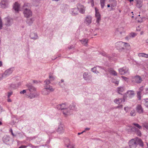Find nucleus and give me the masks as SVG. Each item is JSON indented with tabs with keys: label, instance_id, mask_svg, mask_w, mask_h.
I'll use <instances>...</instances> for the list:
<instances>
[{
	"label": "nucleus",
	"instance_id": "nucleus-53",
	"mask_svg": "<svg viewBox=\"0 0 148 148\" xmlns=\"http://www.w3.org/2000/svg\"><path fill=\"white\" fill-rule=\"evenodd\" d=\"M121 77L125 81L127 82L128 81V78L122 76Z\"/></svg>",
	"mask_w": 148,
	"mask_h": 148
},
{
	"label": "nucleus",
	"instance_id": "nucleus-36",
	"mask_svg": "<svg viewBox=\"0 0 148 148\" xmlns=\"http://www.w3.org/2000/svg\"><path fill=\"white\" fill-rule=\"evenodd\" d=\"M75 145L73 143H69L68 145H66V147L67 148H75Z\"/></svg>",
	"mask_w": 148,
	"mask_h": 148
},
{
	"label": "nucleus",
	"instance_id": "nucleus-20",
	"mask_svg": "<svg viewBox=\"0 0 148 148\" xmlns=\"http://www.w3.org/2000/svg\"><path fill=\"white\" fill-rule=\"evenodd\" d=\"M136 110L139 114L142 113L143 112V109L140 105H138L137 106Z\"/></svg>",
	"mask_w": 148,
	"mask_h": 148
},
{
	"label": "nucleus",
	"instance_id": "nucleus-48",
	"mask_svg": "<svg viewBox=\"0 0 148 148\" xmlns=\"http://www.w3.org/2000/svg\"><path fill=\"white\" fill-rule=\"evenodd\" d=\"M123 105H119H119L118 106H117L116 107H115V108L116 109L118 108V109H122L123 108Z\"/></svg>",
	"mask_w": 148,
	"mask_h": 148
},
{
	"label": "nucleus",
	"instance_id": "nucleus-60",
	"mask_svg": "<svg viewBox=\"0 0 148 148\" xmlns=\"http://www.w3.org/2000/svg\"><path fill=\"white\" fill-rule=\"evenodd\" d=\"M144 93L145 94H148V88L146 89L145 90V92Z\"/></svg>",
	"mask_w": 148,
	"mask_h": 148
},
{
	"label": "nucleus",
	"instance_id": "nucleus-7",
	"mask_svg": "<svg viewBox=\"0 0 148 148\" xmlns=\"http://www.w3.org/2000/svg\"><path fill=\"white\" fill-rule=\"evenodd\" d=\"M92 20V17L90 15H88L85 17L84 23L87 25H88L91 23Z\"/></svg>",
	"mask_w": 148,
	"mask_h": 148
},
{
	"label": "nucleus",
	"instance_id": "nucleus-39",
	"mask_svg": "<svg viewBox=\"0 0 148 148\" xmlns=\"http://www.w3.org/2000/svg\"><path fill=\"white\" fill-rule=\"evenodd\" d=\"M137 34L136 33L132 32L129 35V36L130 37L132 38L136 36Z\"/></svg>",
	"mask_w": 148,
	"mask_h": 148
},
{
	"label": "nucleus",
	"instance_id": "nucleus-51",
	"mask_svg": "<svg viewBox=\"0 0 148 148\" xmlns=\"http://www.w3.org/2000/svg\"><path fill=\"white\" fill-rule=\"evenodd\" d=\"M5 97L7 98V100L8 102H9V92H8L6 97L5 96Z\"/></svg>",
	"mask_w": 148,
	"mask_h": 148
},
{
	"label": "nucleus",
	"instance_id": "nucleus-18",
	"mask_svg": "<svg viewBox=\"0 0 148 148\" xmlns=\"http://www.w3.org/2000/svg\"><path fill=\"white\" fill-rule=\"evenodd\" d=\"M111 3V10H113L115 8L117 5V2L116 0H111L109 1Z\"/></svg>",
	"mask_w": 148,
	"mask_h": 148
},
{
	"label": "nucleus",
	"instance_id": "nucleus-44",
	"mask_svg": "<svg viewBox=\"0 0 148 148\" xmlns=\"http://www.w3.org/2000/svg\"><path fill=\"white\" fill-rule=\"evenodd\" d=\"M130 108L128 107H125L124 108V110L126 112H129L130 109Z\"/></svg>",
	"mask_w": 148,
	"mask_h": 148
},
{
	"label": "nucleus",
	"instance_id": "nucleus-27",
	"mask_svg": "<svg viewBox=\"0 0 148 148\" xmlns=\"http://www.w3.org/2000/svg\"><path fill=\"white\" fill-rule=\"evenodd\" d=\"M19 5L17 2H15L13 7V8L16 12H18L19 10Z\"/></svg>",
	"mask_w": 148,
	"mask_h": 148
},
{
	"label": "nucleus",
	"instance_id": "nucleus-30",
	"mask_svg": "<svg viewBox=\"0 0 148 148\" xmlns=\"http://www.w3.org/2000/svg\"><path fill=\"white\" fill-rule=\"evenodd\" d=\"M46 89L50 92H52L54 91V89L53 88L52 86L50 85H45L44 86Z\"/></svg>",
	"mask_w": 148,
	"mask_h": 148
},
{
	"label": "nucleus",
	"instance_id": "nucleus-42",
	"mask_svg": "<svg viewBox=\"0 0 148 148\" xmlns=\"http://www.w3.org/2000/svg\"><path fill=\"white\" fill-rule=\"evenodd\" d=\"M141 91H139L137 93L138 98L139 100H140L141 99Z\"/></svg>",
	"mask_w": 148,
	"mask_h": 148
},
{
	"label": "nucleus",
	"instance_id": "nucleus-29",
	"mask_svg": "<svg viewBox=\"0 0 148 148\" xmlns=\"http://www.w3.org/2000/svg\"><path fill=\"white\" fill-rule=\"evenodd\" d=\"M82 44L85 46L87 45V43L88 41V39L87 38L83 39L81 40H79Z\"/></svg>",
	"mask_w": 148,
	"mask_h": 148
},
{
	"label": "nucleus",
	"instance_id": "nucleus-45",
	"mask_svg": "<svg viewBox=\"0 0 148 148\" xmlns=\"http://www.w3.org/2000/svg\"><path fill=\"white\" fill-rule=\"evenodd\" d=\"M66 5H62L61 7V9L62 12H65L66 10V9L65 8V6Z\"/></svg>",
	"mask_w": 148,
	"mask_h": 148
},
{
	"label": "nucleus",
	"instance_id": "nucleus-43",
	"mask_svg": "<svg viewBox=\"0 0 148 148\" xmlns=\"http://www.w3.org/2000/svg\"><path fill=\"white\" fill-rule=\"evenodd\" d=\"M49 78L50 79L49 80L50 81H53L55 79V77L51 75H50V74L49 75Z\"/></svg>",
	"mask_w": 148,
	"mask_h": 148
},
{
	"label": "nucleus",
	"instance_id": "nucleus-6",
	"mask_svg": "<svg viewBox=\"0 0 148 148\" xmlns=\"http://www.w3.org/2000/svg\"><path fill=\"white\" fill-rule=\"evenodd\" d=\"M97 67H98L99 68H101V69H103L104 70H105L106 72L109 73L113 75L117 76V73L115 71L113 70L112 68H108L107 69H104L102 67H100L99 66H97Z\"/></svg>",
	"mask_w": 148,
	"mask_h": 148
},
{
	"label": "nucleus",
	"instance_id": "nucleus-61",
	"mask_svg": "<svg viewBox=\"0 0 148 148\" xmlns=\"http://www.w3.org/2000/svg\"><path fill=\"white\" fill-rule=\"evenodd\" d=\"M144 57L145 58H148V54H146L145 53H144Z\"/></svg>",
	"mask_w": 148,
	"mask_h": 148
},
{
	"label": "nucleus",
	"instance_id": "nucleus-50",
	"mask_svg": "<svg viewBox=\"0 0 148 148\" xmlns=\"http://www.w3.org/2000/svg\"><path fill=\"white\" fill-rule=\"evenodd\" d=\"M101 54L104 56H106L107 57H108L109 59L110 58L109 57V56L105 52H103Z\"/></svg>",
	"mask_w": 148,
	"mask_h": 148
},
{
	"label": "nucleus",
	"instance_id": "nucleus-21",
	"mask_svg": "<svg viewBox=\"0 0 148 148\" xmlns=\"http://www.w3.org/2000/svg\"><path fill=\"white\" fill-rule=\"evenodd\" d=\"M30 37L31 39L34 40L37 39L38 38L37 34L34 32L31 33L30 35Z\"/></svg>",
	"mask_w": 148,
	"mask_h": 148
},
{
	"label": "nucleus",
	"instance_id": "nucleus-8",
	"mask_svg": "<svg viewBox=\"0 0 148 148\" xmlns=\"http://www.w3.org/2000/svg\"><path fill=\"white\" fill-rule=\"evenodd\" d=\"M92 77L91 75H88V73L85 72L83 74V78L88 82H90L91 81Z\"/></svg>",
	"mask_w": 148,
	"mask_h": 148
},
{
	"label": "nucleus",
	"instance_id": "nucleus-62",
	"mask_svg": "<svg viewBox=\"0 0 148 148\" xmlns=\"http://www.w3.org/2000/svg\"><path fill=\"white\" fill-rule=\"evenodd\" d=\"M10 131L11 132V133L12 134V136H16V135H15L13 133L12 130L11 129L10 130Z\"/></svg>",
	"mask_w": 148,
	"mask_h": 148
},
{
	"label": "nucleus",
	"instance_id": "nucleus-56",
	"mask_svg": "<svg viewBox=\"0 0 148 148\" xmlns=\"http://www.w3.org/2000/svg\"><path fill=\"white\" fill-rule=\"evenodd\" d=\"M14 69V67H12L10 68V73H12Z\"/></svg>",
	"mask_w": 148,
	"mask_h": 148
},
{
	"label": "nucleus",
	"instance_id": "nucleus-10",
	"mask_svg": "<svg viewBox=\"0 0 148 148\" xmlns=\"http://www.w3.org/2000/svg\"><path fill=\"white\" fill-rule=\"evenodd\" d=\"M77 7L78 10H79L81 13L82 14L84 13L86 8L83 5L78 3L77 5Z\"/></svg>",
	"mask_w": 148,
	"mask_h": 148
},
{
	"label": "nucleus",
	"instance_id": "nucleus-22",
	"mask_svg": "<svg viewBox=\"0 0 148 148\" xmlns=\"http://www.w3.org/2000/svg\"><path fill=\"white\" fill-rule=\"evenodd\" d=\"M4 143L7 144L8 145L9 143V137L8 136H5L3 138Z\"/></svg>",
	"mask_w": 148,
	"mask_h": 148
},
{
	"label": "nucleus",
	"instance_id": "nucleus-19",
	"mask_svg": "<svg viewBox=\"0 0 148 148\" xmlns=\"http://www.w3.org/2000/svg\"><path fill=\"white\" fill-rule=\"evenodd\" d=\"M77 104L75 103H73L69 106V108H70L71 112V110H77Z\"/></svg>",
	"mask_w": 148,
	"mask_h": 148
},
{
	"label": "nucleus",
	"instance_id": "nucleus-47",
	"mask_svg": "<svg viewBox=\"0 0 148 148\" xmlns=\"http://www.w3.org/2000/svg\"><path fill=\"white\" fill-rule=\"evenodd\" d=\"M130 115L132 116H134L135 115V111L134 110H132L131 111Z\"/></svg>",
	"mask_w": 148,
	"mask_h": 148
},
{
	"label": "nucleus",
	"instance_id": "nucleus-28",
	"mask_svg": "<svg viewBox=\"0 0 148 148\" xmlns=\"http://www.w3.org/2000/svg\"><path fill=\"white\" fill-rule=\"evenodd\" d=\"M123 101V99L122 98H116L114 100V102L118 105L122 103Z\"/></svg>",
	"mask_w": 148,
	"mask_h": 148
},
{
	"label": "nucleus",
	"instance_id": "nucleus-17",
	"mask_svg": "<svg viewBox=\"0 0 148 148\" xmlns=\"http://www.w3.org/2000/svg\"><path fill=\"white\" fill-rule=\"evenodd\" d=\"M131 130L132 131L136 133L137 135L139 136H140L141 133L140 131L138 129L134 127H132Z\"/></svg>",
	"mask_w": 148,
	"mask_h": 148
},
{
	"label": "nucleus",
	"instance_id": "nucleus-46",
	"mask_svg": "<svg viewBox=\"0 0 148 148\" xmlns=\"http://www.w3.org/2000/svg\"><path fill=\"white\" fill-rule=\"evenodd\" d=\"M133 125H134V126H135L136 127H137L138 128L140 129L142 127L140 125L138 124V123H133Z\"/></svg>",
	"mask_w": 148,
	"mask_h": 148
},
{
	"label": "nucleus",
	"instance_id": "nucleus-23",
	"mask_svg": "<svg viewBox=\"0 0 148 148\" xmlns=\"http://www.w3.org/2000/svg\"><path fill=\"white\" fill-rule=\"evenodd\" d=\"M123 28L122 27H120L117 28L115 31L116 33L119 35H121L123 32Z\"/></svg>",
	"mask_w": 148,
	"mask_h": 148
},
{
	"label": "nucleus",
	"instance_id": "nucleus-24",
	"mask_svg": "<svg viewBox=\"0 0 148 148\" xmlns=\"http://www.w3.org/2000/svg\"><path fill=\"white\" fill-rule=\"evenodd\" d=\"M70 11L73 15H75L78 14L77 9L76 8L71 9Z\"/></svg>",
	"mask_w": 148,
	"mask_h": 148
},
{
	"label": "nucleus",
	"instance_id": "nucleus-34",
	"mask_svg": "<svg viewBox=\"0 0 148 148\" xmlns=\"http://www.w3.org/2000/svg\"><path fill=\"white\" fill-rule=\"evenodd\" d=\"M143 102L144 105L148 108V98L143 99Z\"/></svg>",
	"mask_w": 148,
	"mask_h": 148
},
{
	"label": "nucleus",
	"instance_id": "nucleus-3",
	"mask_svg": "<svg viewBox=\"0 0 148 148\" xmlns=\"http://www.w3.org/2000/svg\"><path fill=\"white\" fill-rule=\"evenodd\" d=\"M29 5L28 3H25L23 6V13L25 17L28 18L32 16V12L29 8Z\"/></svg>",
	"mask_w": 148,
	"mask_h": 148
},
{
	"label": "nucleus",
	"instance_id": "nucleus-16",
	"mask_svg": "<svg viewBox=\"0 0 148 148\" xmlns=\"http://www.w3.org/2000/svg\"><path fill=\"white\" fill-rule=\"evenodd\" d=\"M134 81L137 83H140L142 81V79L141 77L138 75L134 76L133 78Z\"/></svg>",
	"mask_w": 148,
	"mask_h": 148
},
{
	"label": "nucleus",
	"instance_id": "nucleus-64",
	"mask_svg": "<svg viewBox=\"0 0 148 148\" xmlns=\"http://www.w3.org/2000/svg\"><path fill=\"white\" fill-rule=\"evenodd\" d=\"M130 38H131V37H130V36H129H129H126L125 37V38L126 39L128 40Z\"/></svg>",
	"mask_w": 148,
	"mask_h": 148
},
{
	"label": "nucleus",
	"instance_id": "nucleus-35",
	"mask_svg": "<svg viewBox=\"0 0 148 148\" xmlns=\"http://www.w3.org/2000/svg\"><path fill=\"white\" fill-rule=\"evenodd\" d=\"M101 7L102 9H103L105 5L106 0H100Z\"/></svg>",
	"mask_w": 148,
	"mask_h": 148
},
{
	"label": "nucleus",
	"instance_id": "nucleus-2",
	"mask_svg": "<svg viewBox=\"0 0 148 148\" xmlns=\"http://www.w3.org/2000/svg\"><path fill=\"white\" fill-rule=\"evenodd\" d=\"M129 144L130 148H136L138 145L142 147L144 145L141 140L138 138L131 140L129 142Z\"/></svg>",
	"mask_w": 148,
	"mask_h": 148
},
{
	"label": "nucleus",
	"instance_id": "nucleus-57",
	"mask_svg": "<svg viewBox=\"0 0 148 148\" xmlns=\"http://www.w3.org/2000/svg\"><path fill=\"white\" fill-rule=\"evenodd\" d=\"M113 82L115 84L118 85L119 84V81H116L114 82Z\"/></svg>",
	"mask_w": 148,
	"mask_h": 148
},
{
	"label": "nucleus",
	"instance_id": "nucleus-40",
	"mask_svg": "<svg viewBox=\"0 0 148 148\" xmlns=\"http://www.w3.org/2000/svg\"><path fill=\"white\" fill-rule=\"evenodd\" d=\"M44 82L46 85H48L51 83V81L49 79H47L44 81Z\"/></svg>",
	"mask_w": 148,
	"mask_h": 148
},
{
	"label": "nucleus",
	"instance_id": "nucleus-38",
	"mask_svg": "<svg viewBox=\"0 0 148 148\" xmlns=\"http://www.w3.org/2000/svg\"><path fill=\"white\" fill-rule=\"evenodd\" d=\"M92 30H90L88 31H87L85 32V34H86L87 35V37H89V36L92 35Z\"/></svg>",
	"mask_w": 148,
	"mask_h": 148
},
{
	"label": "nucleus",
	"instance_id": "nucleus-4",
	"mask_svg": "<svg viewBox=\"0 0 148 148\" xmlns=\"http://www.w3.org/2000/svg\"><path fill=\"white\" fill-rule=\"evenodd\" d=\"M124 42L119 41L115 44V46L117 49L120 52L124 51L125 48L124 47Z\"/></svg>",
	"mask_w": 148,
	"mask_h": 148
},
{
	"label": "nucleus",
	"instance_id": "nucleus-5",
	"mask_svg": "<svg viewBox=\"0 0 148 148\" xmlns=\"http://www.w3.org/2000/svg\"><path fill=\"white\" fill-rule=\"evenodd\" d=\"M118 71L120 74L121 75L125 74H129V69L126 66L119 69Z\"/></svg>",
	"mask_w": 148,
	"mask_h": 148
},
{
	"label": "nucleus",
	"instance_id": "nucleus-58",
	"mask_svg": "<svg viewBox=\"0 0 148 148\" xmlns=\"http://www.w3.org/2000/svg\"><path fill=\"white\" fill-rule=\"evenodd\" d=\"M27 146L25 145H22L21 146L19 147L18 148H26L27 147Z\"/></svg>",
	"mask_w": 148,
	"mask_h": 148
},
{
	"label": "nucleus",
	"instance_id": "nucleus-25",
	"mask_svg": "<svg viewBox=\"0 0 148 148\" xmlns=\"http://www.w3.org/2000/svg\"><path fill=\"white\" fill-rule=\"evenodd\" d=\"M50 92L45 87L42 91V94L44 95H47L49 94Z\"/></svg>",
	"mask_w": 148,
	"mask_h": 148
},
{
	"label": "nucleus",
	"instance_id": "nucleus-41",
	"mask_svg": "<svg viewBox=\"0 0 148 148\" xmlns=\"http://www.w3.org/2000/svg\"><path fill=\"white\" fill-rule=\"evenodd\" d=\"M91 70L93 72H94L95 73H99V72L98 71H96V68L95 67L93 68H92L91 69Z\"/></svg>",
	"mask_w": 148,
	"mask_h": 148
},
{
	"label": "nucleus",
	"instance_id": "nucleus-1",
	"mask_svg": "<svg viewBox=\"0 0 148 148\" xmlns=\"http://www.w3.org/2000/svg\"><path fill=\"white\" fill-rule=\"evenodd\" d=\"M56 107L58 109L63 110V113L65 116H67L71 114L70 108H69V105L66 103L59 104Z\"/></svg>",
	"mask_w": 148,
	"mask_h": 148
},
{
	"label": "nucleus",
	"instance_id": "nucleus-37",
	"mask_svg": "<svg viewBox=\"0 0 148 148\" xmlns=\"http://www.w3.org/2000/svg\"><path fill=\"white\" fill-rule=\"evenodd\" d=\"M124 47L125 48V51L126 49H129L130 48V45L129 44L127 43L124 42Z\"/></svg>",
	"mask_w": 148,
	"mask_h": 148
},
{
	"label": "nucleus",
	"instance_id": "nucleus-9",
	"mask_svg": "<svg viewBox=\"0 0 148 148\" xmlns=\"http://www.w3.org/2000/svg\"><path fill=\"white\" fill-rule=\"evenodd\" d=\"M95 16L97 18L96 22L98 24L101 20V15L98 9L95 8Z\"/></svg>",
	"mask_w": 148,
	"mask_h": 148
},
{
	"label": "nucleus",
	"instance_id": "nucleus-11",
	"mask_svg": "<svg viewBox=\"0 0 148 148\" xmlns=\"http://www.w3.org/2000/svg\"><path fill=\"white\" fill-rule=\"evenodd\" d=\"M9 75V69H8L3 74L0 75V80L4 78H6L8 77Z\"/></svg>",
	"mask_w": 148,
	"mask_h": 148
},
{
	"label": "nucleus",
	"instance_id": "nucleus-32",
	"mask_svg": "<svg viewBox=\"0 0 148 148\" xmlns=\"http://www.w3.org/2000/svg\"><path fill=\"white\" fill-rule=\"evenodd\" d=\"M127 94L128 97H132L134 96V93L133 91L130 90L127 92Z\"/></svg>",
	"mask_w": 148,
	"mask_h": 148
},
{
	"label": "nucleus",
	"instance_id": "nucleus-52",
	"mask_svg": "<svg viewBox=\"0 0 148 148\" xmlns=\"http://www.w3.org/2000/svg\"><path fill=\"white\" fill-rule=\"evenodd\" d=\"M3 27V23L2 20L0 17V29H2Z\"/></svg>",
	"mask_w": 148,
	"mask_h": 148
},
{
	"label": "nucleus",
	"instance_id": "nucleus-26",
	"mask_svg": "<svg viewBox=\"0 0 148 148\" xmlns=\"http://www.w3.org/2000/svg\"><path fill=\"white\" fill-rule=\"evenodd\" d=\"M34 20V18L32 17L30 19H27L26 21V22L29 25H31Z\"/></svg>",
	"mask_w": 148,
	"mask_h": 148
},
{
	"label": "nucleus",
	"instance_id": "nucleus-12",
	"mask_svg": "<svg viewBox=\"0 0 148 148\" xmlns=\"http://www.w3.org/2000/svg\"><path fill=\"white\" fill-rule=\"evenodd\" d=\"M26 86L27 88V90H29L30 92H34L36 90V88L31 84H27Z\"/></svg>",
	"mask_w": 148,
	"mask_h": 148
},
{
	"label": "nucleus",
	"instance_id": "nucleus-59",
	"mask_svg": "<svg viewBox=\"0 0 148 148\" xmlns=\"http://www.w3.org/2000/svg\"><path fill=\"white\" fill-rule=\"evenodd\" d=\"M3 111V108L0 105V113L2 111Z\"/></svg>",
	"mask_w": 148,
	"mask_h": 148
},
{
	"label": "nucleus",
	"instance_id": "nucleus-13",
	"mask_svg": "<svg viewBox=\"0 0 148 148\" xmlns=\"http://www.w3.org/2000/svg\"><path fill=\"white\" fill-rule=\"evenodd\" d=\"M56 131L59 134L63 133L64 131V128L63 125L61 124H60L57 129Z\"/></svg>",
	"mask_w": 148,
	"mask_h": 148
},
{
	"label": "nucleus",
	"instance_id": "nucleus-15",
	"mask_svg": "<svg viewBox=\"0 0 148 148\" xmlns=\"http://www.w3.org/2000/svg\"><path fill=\"white\" fill-rule=\"evenodd\" d=\"M8 0H2L0 3V5L2 8H5L7 7L8 4Z\"/></svg>",
	"mask_w": 148,
	"mask_h": 148
},
{
	"label": "nucleus",
	"instance_id": "nucleus-31",
	"mask_svg": "<svg viewBox=\"0 0 148 148\" xmlns=\"http://www.w3.org/2000/svg\"><path fill=\"white\" fill-rule=\"evenodd\" d=\"M4 22L5 25L8 26L9 25V17L7 16L4 19Z\"/></svg>",
	"mask_w": 148,
	"mask_h": 148
},
{
	"label": "nucleus",
	"instance_id": "nucleus-55",
	"mask_svg": "<svg viewBox=\"0 0 148 148\" xmlns=\"http://www.w3.org/2000/svg\"><path fill=\"white\" fill-rule=\"evenodd\" d=\"M12 121L14 123H16L17 122V120L16 117H14L13 118Z\"/></svg>",
	"mask_w": 148,
	"mask_h": 148
},
{
	"label": "nucleus",
	"instance_id": "nucleus-49",
	"mask_svg": "<svg viewBox=\"0 0 148 148\" xmlns=\"http://www.w3.org/2000/svg\"><path fill=\"white\" fill-rule=\"evenodd\" d=\"M138 56L139 57H144V53H138Z\"/></svg>",
	"mask_w": 148,
	"mask_h": 148
},
{
	"label": "nucleus",
	"instance_id": "nucleus-33",
	"mask_svg": "<svg viewBox=\"0 0 148 148\" xmlns=\"http://www.w3.org/2000/svg\"><path fill=\"white\" fill-rule=\"evenodd\" d=\"M124 90V87H120L117 88V92L120 94H121L122 93Z\"/></svg>",
	"mask_w": 148,
	"mask_h": 148
},
{
	"label": "nucleus",
	"instance_id": "nucleus-54",
	"mask_svg": "<svg viewBox=\"0 0 148 148\" xmlns=\"http://www.w3.org/2000/svg\"><path fill=\"white\" fill-rule=\"evenodd\" d=\"M27 90H23L20 91V93L21 94H24L26 92Z\"/></svg>",
	"mask_w": 148,
	"mask_h": 148
},
{
	"label": "nucleus",
	"instance_id": "nucleus-63",
	"mask_svg": "<svg viewBox=\"0 0 148 148\" xmlns=\"http://www.w3.org/2000/svg\"><path fill=\"white\" fill-rule=\"evenodd\" d=\"M143 90V87H141L139 88V91H141V92Z\"/></svg>",
	"mask_w": 148,
	"mask_h": 148
},
{
	"label": "nucleus",
	"instance_id": "nucleus-14",
	"mask_svg": "<svg viewBox=\"0 0 148 148\" xmlns=\"http://www.w3.org/2000/svg\"><path fill=\"white\" fill-rule=\"evenodd\" d=\"M38 96L39 94L36 93H32L31 92L29 95L26 94V97L29 99L35 98L37 97Z\"/></svg>",
	"mask_w": 148,
	"mask_h": 148
}]
</instances>
